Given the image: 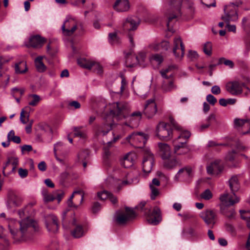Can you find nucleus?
I'll list each match as a JSON object with an SVG mask.
<instances>
[{"label":"nucleus","instance_id":"nucleus-1","mask_svg":"<svg viewBox=\"0 0 250 250\" xmlns=\"http://www.w3.org/2000/svg\"><path fill=\"white\" fill-rule=\"evenodd\" d=\"M8 229L12 237L16 241H27L32 239V231L39 230L37 222L26 217L20 222L14 219L6 220Z\"/></svg>","mask_w":250,"mask_h":250},{"label":"nucleus","instance_id":"nucleus-2","mask_svg":"<svg viewBox=\"0 0 250 250\" xmlns=\"http://www.w3.org/2000/svg\"><path fill=\"white\" fill-rule=\"evenodd\" d=\"M129 106L126 103L117 102L113 104V109L111 110V113L118 120L126 118H129V125L127 124L126 125L132 127H136L138 125L139 122L142 118V113L139 111H137L129 115Z\"/></svg>","mask_w":250,"mask_h":250},{"label":"nucleus","instance_id":"nucleus-3","mask_svg":"<svg viewBox=\"0 0 250 250\" xmlns=\"http://www.w3.org/2000/svg\"><path fill=\"white\" fill-rule=\"evenodd\" d=\"M229 184L232 194L225 193L220 197L221 202L226 206H231L239 202L238 198L234 193L240 188L237 176L235 175L232 176L229 181Z\"/></svg>","mask_w":250,"mask_h":250},{"label":"nucleus","instance_id":"nucleus-4","mask_svg":"<svg viewBox=\"0 0 250 250\" xmlns=\"http://www.w3.org/2000/svg\"><path fill=\"white\" fill-rule=\"evenodd\" d=\"M146 205V202H141L136 207V208L144 213L149 224L153 225H158L162 220L160 208L155 207L151 211L149 207H145Z\"/></svg>","mask_w":250,"mask_h":250},{"label":"nucleus","instance_id":"nucleus-5","mask_svg":"<svg viewBox=\"0 0 250 250\" xmlns=\"http://www.w3.org/2000/svg\"><path fill=\"white\" fill-rule=\"evenodd\" d=\"M190 136V133L188 131H183L177 139V144L175 143L174 152L178 155L188 153L189 149L186 146L188 139Z\"/></svg>","mask_w":250,"mask_h":250},{"label":"nucleus","instance_id":"nucleus-6","mask_svg":"<svg viewBox=\"0 0 250 250\" xmlns=\"http://www.w3.org/2000/svg\"><path fill=\"white\" fill-rule=\"evenodd\" d=\"M199 216L209 228L214 227L218 219L217 211L214 209H205L200 213Z\"/></svg>","mask_w":250,"mask_h":250},{"label":"nucleus","instance_id":"nucleus-7","mask_svg":"<svg viewBox=\"0 0 250 250\" xmlns=\"http://www.w3.org/2000/svg\"><path fill=\"white\" fill-rule=\"evenodd\" d=\"M136 216L135 211L132 208H125V211H117L115 216V220L119 225H124L128 221L133 219Z\"/></svg>","mask_w":250,"mask_h":250},{"label":"nucleus","instance_id":"nucleus-8","mask_svg":"<svg viewBox=\"0 0 250 250\" xmlns=\"http://www.w3.org/2000/svg\"><path fill=\"white\" fill-rule=\"evenodd\" d=\"M238 6L233 3H231L224 8L225 15L221 19L226 22L236 21L238 20L237 14Z\"/></svg>","mask_w":250,"mask_h":250},{"label":"nucleus","instance_id":"nucleus-9","mask_svg":"<svg viewBox=\"0 0 250 250\" xmlns=\"http://www.w3.org/2000/svg\"><path fill=\"white\" fill-rule=\"evenodd\" d=\"M77 22L75 19L67 17L62 26L61 29L64 35L71 36L77 28Z\"/></svg>","mask_w":250,"mask_h":250},{"label":"nucleus","instance_id":"nucleus-10","mask_svg":"<svg viewBox=\"0 0 250 250\" xmlns=\"http://www.w3.org/2000/svg\"><path fill=\"white\" fill-rule=\"evenodd\" d=\"M169 125L164 122H160L156 127V135L160 139H170L172 130L169 128Z\"/></svg>","mask_w":250,"mask_h":250},{"label":"nucleus","instance_id":"nucleus-11","mask_svg":"<svg viewBox=\"0 0 250 250\" xmlns=\"http://www.w3.org/2000/svg\"><path fill=\"white\" fill-rule=\"evenodd\" d=\"M173 53L175 58L181 60L185 54V46L180 37H176L173 40Z\"/></svg>","mask_w":250,"mask_h":250},{"label":"nucleus","instance_id":"nucleus-12","mask_svg":"<svg viewBox=\"0 0 250 250\" xmlns=\"http://www.w3.org/2000/svg\"><path fill=\"white\" fill-rule=\"evenodd\" d=\"M224 169L221 161L215 160L207 167V172L208 174L213 176H218Z\"/></svg>","mask_w":250,"mask_h":250},{"label":"nucleus","instance_id":"nucleus-13","mask_svg":"<svg viewBox=\"0 0 250 250\" xmlns=\"http://www.w3.org/2000/svg\"><path fill=\"white\" fill-rule=\"evenodd\" d=\"M192 175V168L190 167H186L180 168L173 177L175 182L181 181H188Z\"/></svg>","mask_w":250,"mask_h":250},{"label":"nucleus","instance_id":"nucleus-14","mask_svg":"<svg viewBox=\"0 0 250 250\" xmlns=\"http://www.w3.org/2000/svg\"><path fill=\"white\" fill-rule=\"evenodd\" d=\"M183 0H171L170 2V5L171 9L173 10V14L171 15L168 14L167 19L168 21L167 25V28H169L170 26V22L172 20L176 18L177 14H180L181 6L182 5Z\"/></svg>","mask_w":250,"mask_h":250},{"label":"nucleus","instance_id":"nucleus-15","mask_svg":"<svg viewBox=\"0 0 250 250\" xmlns=\"http://www.w3.org/2000/svg\"><path fill=\"white\" fill-rule=\"evenodd\" d=\"M45 223L47 230L51 233L56 232L59 228L58 219L54 214H48L45 217Z\"/></svg>","mask_w":250,"mask_h":250},{"label":"nucleus","instance_id":"nucleus-16","mask_svg":"<svg viewBox=\"0 0 250 250\" xmlns=\"http://www.w3.org/2000/svg\"><path fill=\"white\" fill-rule=\"evenodd\" d=\"M153 162V155L148 150H146L144 153V159L142 163L143 170L144 172L148 173L151 171Z\"/></svg>","mask_w":250,"mask_h":250},{"label":"nucleus","instance_id":"nucleus-17","mask_svg":"<svg viewBox=\"0 0 250 250\" xmlns=\"http://www.w3.org/2000/svg\"><path fill=\"white\" fill-rule=\"evenodd\" d=\"M227 91L233 96H238L243 92L242 85L238 81L228 82L226 85Z\"/></svg>","mask_w":250,"mask_h":250},{"label":"nucleus","instance_id":"nucleus-18","mask_svg":"<svg viewBox=\"0 0 250 250\" xmlns=\"http://www.w3.org/2000/svg\"><path fill=\"white\" fill-rule=\"evenodd\" d=\"M140 20L135 17H128L123 23V28L125 31L129 32L136 30L140 24Z\"/></svg>","mask_w":250,"mask_h":250},{"label":"nucleus","instance_id":"nucleus-19","mask_svg":"<svg viewBox=\"0 0 250 250\" xmlns=\"http://www.w3.org/2000/svg\"><path fill=\"white\" fill-rule=\"evenodd\" d=\"M157 111V104L154 99L146 101L144 109V113L147 118H152Z\"/></svg>","mask_w":250,"mask_h":250},{"label":"nucleus","instance_id":"nucleus-20","mask_svg":"<svg viewBox=\"0 0 250 250\" xmlns=\"http://www.w3.org/2000/svg\"><path fill=\"white\" fill-rule=\"evenodd\" d=\"M148 137L142 132H134L126 137V140L130 141L132 140L134 143H137L140 144L139 147L144 146L146 143Z\"/></svg>","mask_w":250,"mask_h":250},{"label":"nucleus","instance_id":"nucleus-21","mask_svg":"<svg viewBox=\"0 0 250 250\" xmlns=\"http://www.w3.org/2000/svg\"><path fill=\"white\" fill-rule=\"evenodd\" d=\"M19 164V160L18 157L15 155V152H13L10 155H8L7 157V161L5 166L3 167V174H5V169L7 168L10 165L12 166V168L10 173H13L15 171L17 166Z\"/></svg>","mask_w":250,"mask_h":250},{"label":"nucleus","instance_id":"nucleus-22","mask_svg":"<svg viewBox=\"0 0 250 250\" xmlns=\"http://www.w3.org/2000/svg\"><path fill=\"white\" fill-rule=\"evenodd\" d=\"M145 55L141 54L139 57L129 52L125 55V63L127 67H133L140 62L139 58L144 61Z\"/></svg>","mask_w":250,"mask_h":250},{"label":"nucleus","instance_id":"nucleus-23","mask_svg":"<svg viewBox=\"0 0 250 250\" xmlns=\"http://www.w3.org/2000/svg\"><path fill=\"white\" fill-rule=\"evenodd\" d=\"M163 167L167 170H171L181 166L180 162L174 157H167L163 159Z\"/></svg>","mask_w":250,"mask_h":250},{"label":"nucleus","instance_id":"nucleus-24","mask_svg":"<svg viewBox=\"0 0 250 250\" xmlns=\"http://www.w3.org/2000/svg\"><path fill=\"white\" fill-rule=\"evenodd\" d=\"M115 10L118 12H127L130 8L128 0H116L113 5Z\"/></svg>","mask_w":250,"mask_h":250},{"label":"nucleus","instance_id":"nucleus-25","mask_svg":"<svg viewBox=\"0 0 250 250\" xmlns=\"http://www.w3.org/2000/svg\"><path fill=\"white\" fill-rule=\"evenodd\" d=\"M164 79L161 85V88L164 92H168L177 89L173 78Z\"/></svg>","mask_w":250,"mask_h":250},{"label":"nucleus","instance_id":"nucleus-26","mask_svg":"<svg viewBox=\"0 0 250 250\" xmlns=\"http://www.w3.org/2000/svg\"><path fill=\"white\" fill-rule=\"evenodd\" d=\"M72 224L74 228L71 231L72 235L75 238H79L83 236L85 232L83 227L76 223V220L74 219L72 221Z\"/></svg>","mask_w":250,"mask_h":250},{"label":"nucleus","instance_id":"nucleus-27","mask_svg":"<svg viewBox=\"0 0 250 250\" xmlns=\"http://www.w3.org/2000/svg\"><path fill=\"white\" fill-rule=\"evenodd\" d=\"M150 48L154 51H167L170 48L168 41H163L161 42H154L150 45Z\"/></svg>","mask_w":250,"mask_h":250},{"label":"nucleus","instance_id":"nucleus-28","mask_svg":"<svg viewBox=\"0 0 250 250\" xmlns=\"http://www.w3.org/2000/svg\"><path fill=\"white\" fill-rule=\"evenodd\" d=\"M135 155L128 153L121 160V165L125 168H129L134 165Z\"/></svg>","mask_w":250,"mask_h":250},{"label":"nucleus","instance_id":"nucleus-29","mask_svg":"<svg viewBox=\"0 0 250 250\" xmlns=\"http://www.w3.org/2000/svg\"><path fill=\"white\" fill-rule=\"evenodd\" d=\"M176 64H171L165 68L162 69L160 73L163 78H173V72L177 69Z\"/></svg>","mask_w":250,"mask_h":250},{"label":"nucleus","instance_id":"nucleus-30","mask_svg":"<svg viewBox=\"0 0 250 250\" xmlns=\"http://www.w3.org/2000/svg\"><path fill=\"white\" fill-rule=\"evenodd\" d=\"M45 39L39 35L31 37L29 39L30 46L34 48H39L42 46L45 42Z\"/></svg>","mask_w":250,"mask_h":250},{"label":"nucleus","instance_id":"nucleus-31","mask_svg":"<svg viewBox=\"0 0 250 250\" xmlns=\"http://www.w3.org/2000/svg\"><path fill=\"white\" fill-rule=\"evenodd\" d=\"M158 146L161 152L162 159L167 158L170 156V149L169 146L165 143H159Z\"/></svg>","mask_w":250,"mask_h":250},{"label":"nucleus","instance_id":"nucleus-32","mask_svg":"<svg viewBox=\"0 0 250 250\" xmlns=\"http://www.w3.org/2000/svg\"><path fill=\"white\" fill-rule=\"evenodd\" d=\"M234 125L236 127L245 126L249 128L248 131L242 132V134L245 135L250 132V125L247 120L235 119Z\"/></svg>","mask_w":250,"mask_h":250},{"label":"nucleus","instance_id":"nucleus-33","mask_svg":"<svg viewBox=\"0 0 250 250\" xmlns=\"http://www.w3.org/2000/svg\"><path fill=\"white\" fill-rule=\"evenodd\" d=\"M43 57L39 56L35 60V65L37 70L39 72H43L46 69V67L42 62Z\"/></svg>","mask_w":250,"mask_h":250},{"label":"nucleus","instance_id":"nucleus-34","mask_svg":"<svg viewBox=\"0 0 250 250\" xmlns=\"http://www.w3.org/2000/svg\"><path fill=\"white\" fill-rule=\"evenodd\" d=\"M27 70L26 62L24 61L20 62L15 65V71L17 74H22Z\"/></svg>","mask_w":250,"mask_h":250},{"label":"nucleus","instance_id":"nucleus-35","mask_svg":"<svg viewBox=\"0 0 250 250\" xmlns=\"http://www.w3.org/2000/svg\"><path fill=\"white\" fill-rule=\"evenodd\" d=\"M78 64L81 67L88 69H92L93 61L86 59H79L77 60Z\"/></svg>","mask_w":250,"mask_h":250},{"label":"nucleus","instance_id":"nucleus-36","mask_svg":"<svg viewBox=\"0 0 250 250\" xmlns=\"http://www.w3.org/2000/svg\"><path fill=\"white\" fill-rule=\"evenodd\" d=\"M40 96L37 94H30L28 96V104L31 106L37 105L41 101Z\"/></svg>","mask_w":250,"mask_h":250},{"label":"nucleus","instance_id":"nucleus-37","mask_svg":"<svg viewBox=\"0 0 250 250\" xmlns=\"http://www.w3.org/2000/svg\"><path fill=\"white\" fill-rule=\"evenodd\" d=\"M222 213L229 219H234L235 217V212L233 208H224L221 210Z\"/></svg>","mask_w":250,"mask_h":250},{"label":"nucleus","instance_id":"nucleus-38","mask_svg":"<svg viewBox=\"0 0 250 250\" xmlns=\"http://www.w3.org/2000/svg\"><path fill=\"white\" fill-rule=\"evenodd\" d=\"M82 127H75L74 128V135L82 139H85L86 137V133L85 131L81 130Z\"/></svg>","mask_w":250,"mask_h":250},{"label":"nucleus","instance_id":"nucleus-39","mask_svg":"<svg viewBox=\"0 0 250 250\" xmlns=\"http://www.w3.org/2000/svg\"><path fill=\"white\" fill-rule=\"evenodd\" d=\"M43 201L45 203L52 202L55 199L54 192L48 194L46 191H43L42 192Z\"/></svg>","mask_w":250,"mask_h":250},{"label":"nucleus","instance_id":"nucleus-40","mask_svg":"<svg viewBox=\"0 0 250 250\" xmlns=\"http://www.w3.org/2000/svg\"><path fill=\"white\" fill-rule=\"evenodd\" d=\"M215 119V116L214 114L209 115L206 119V124H202L199 128L200 131H203L205 129L208 128L210 125V121Z\"/></svg>","mask_w":250,"mask_h":250},{"label":"nucleus","instance_id":"nucleus-41","mask_svg":"<svg viewBox=\"0 0 250 250\" xmlns=\"http://www.w3.org/2000/svg\"><path fill=\"white\" fill-rule=\"evenodd\" d=\"M112 128L111 123L104 124L101 128L99 129L98 133H102L103 135L107 134Z\"/></svg>","mask_w":250,"mask_h":250},{"label":"nucleus","instance_id":"nucleus-42","mask_svg":"<svg viewBox=\"0 0 250 250\" xmlns=\"http://www.w3.org/2000/svg\"><path fill=\"white\" fill-rule=\"evenodd\" d=\"M149 60L151 62L155 61L158 64H160L163 61V57L160 54H156L151 55L149 58Z\"/></svg>","mask_w":250,"mask_h":250},{"label":"nucleus","instance_id":"nucleus-43","mask_svg":"<svg viewBox=\"0 0 250 250\" xmlns=\"http://www.w3.org/2000/svg\"><path fill=\"white\" fill-rule=\"evenodd\" d=\"M202 199L205 200H209L212 198L213 195L209 189H206L200 195Z\"/></svg>","mask_w":250,"mask_h":250},{"label":"nucleus","instance_id":"nucleus-44","mask_svg":"<svg viewBox=\"0 0 250 250\" xmlns=\"http://www.w3.org/2000/svg\"><path fill=\"white\" fill-rule=\"evenodd\" d=\"M224 63L225 65L228 66L229 68H232L234 66L233 62L229 60H226L224 58H220L218 61V64Z\"/></svg>","mask_w":250,"mask_h":250},{"label":"nucleus","instance_id":"nucleus-45","mask_svg":"<svg viewBox=\"0 0 250 250\" xmlns=\"http://www.w3.org/2000/svg\"><path fill=\"white\" fill-rule=\"evenodd\" d=\"M108 40L112 44L117 43L119 42V38L116 33H109L108 35Z\"/></svg>","mask_w":250,"mask_h":250},{"label":"nucleus","instance_id":"nucleus-46","mask_svg":"<svg viewBox=\"0 0 250 250\" xmlns=\"http://www.w3.org/2000/svg\"><path fill=\"white\" fill-rule=\"evenodd\" d=\"M169 121L170 122L169 128L171 129H175L178 130H181V127L178 125L175 120L171 117L169 118Z\"/></svg>","mask_w":250,"mask_h":250},{"label":"nucleus","instance_id":"nucleus-47","mask_svg":"<svg viewBox=\"0 0 250 250\" xmlns=\"http://www.w3.org/2000/svg\"><path fill=\"white\" fill-rule=\"evenodd\" d=\"M89 150H84L78 154V157L79 161L83 162L85 161L89 156Z\"/></svg>","mask_w":250,"mask_h":250},{"label":"nucleus","instance_id":"nucleus-48","mask_svg":"<svg viewBox=\"0 0 250 250\" xmlns=\"http://www.w3.org/2000/svg\"><path fill=\"white\" fill-rule=\"evenodd\" d=\"M225 228L226 230L231 234L235 235L236 234L235 228L232 224L229 223H226L225 224Z\"/></svg>","mask_w":250,"mask_h":250},{"label":"nucleus","instance_id":"nucleus-49","mask_svg":"<svg viewBox=\"0 0 250 250\" xmlns=\"http://www.w3.org/2000/svg\"><path fill=\"white\" fill-rule=\"evenodd\" d=\"M203 51L206 54L210 56L212 53L211 43L210 42H206L204 45Z\"/></svg>","mask_w":250,"mask_h":250},{"label":"nucleus","instance_id":"nucleus-50","mask_svg":"<svg viewBox=\"0 0 250 250\" xmlns=\"http://www.w3.org/2000/svg\"><path fill=\"white\" fill-rule=\"evenodd\" d=\"M241 218L247 222L250 221V210H240Z\"/></svg>","mask_w":250,"mask_h":250},{"label":"nucleus","instance_id":"nucleus-51","mask_svg":"<svg viewBox=\"0 0 250 250\" xmlns=\"http://www.w3.org/2000/svg\"><path fill=\"white\" fill-rule=\"evenodd\" d=\"M55 199H57L58 203L59 204L63 197L64 193L62 190H57L54 191Z\"/></svg>","mask_w":250,"mask_h":250},{"label":"nucleus","instance_id":"nucleus-52","mask_svg":"<svg viewBox=\"0 0 250 250\" xmlns=\"http://www.w3.org/2000/svg\"><path fill=\"white\" fill-rule=\"evenodd\" d=\"M94 71L98 74H102L103 72V67L99 63L93 61V65L92 68Z\"/></svg>","mask_w":250,"mask_h":250},{"label":"nucleus","instance_id":"nucleus-53","mask_svg":"<svg viewBox=\"0 0 250 250\" xmlns=\"http://www.w3.org/2000/svg\"><path fill=\"white\" fill-rule=\"evenodd\" d=\"M149 187L151 191V199L154 200L159 194V191L157 188H155L152 185H149Z\"/></svg>","mask_w":250,"mask_h":250},{"label":"nucleus","instance_id":"nucleus-54","mask_svg":"<svg viewBox=\"0 0 250 250\" xmlns=\"http://www.w3.org/2000/svg\"><path fill=\"white\" fill-rule=\"evenodd\" d=\"M236 153V151L234 150L229 151L226 156V160L230 162L233 161L234 160Z\"/></svg>","mask_w":250,"mask_h":250},{"label":"nucleus","instance_id":"nucleus-55","mask_svg":"<svg viewBox=\"0 0 250 250\" xmlns=\"http://www.w3.org/2000/svg\"><path fill=\"white\" fill-rule=\"evenodd\" d=\"M110 194V192L104 190L102 192H100L98 193V197L99 199L102 200H105L106 199H108L109 195Z\"/></svg>","mask_w":250,"mask_h":250},{"label":"nucleus","instance_id":"nucleus-56","mask_svg":"<svg viewBox=\"0 0 250 250\" xmlns=\"http://www.w3.org/2000/svg\"><path fill=\"white\" fill-rule=\"evenodd\" d=\"M206 100L210 104L214 105L217 103V99L211 94H208L207 96Z\"/></svg>","mask_w":250,"mask_h":250},{"label":"nucleus","instance_id":"nucleus-57","mask_svg":"<svg viewBox=\"0 0 250 250\" xmlns=\"http://www.w3.org/2000/svg\"><path fill=\"white\" fill-rule=\"evenodd\" d=\"M19 174L21 178H25L28 175V171L26 169L20 168L19 169Z\"/></svg>","mask_w":250,"mask_h":250},{"label":"nucleus","instance_id":"nucleus-58","mask_svg":"<svg viewBox=\"0 0 250 250\" xmlns=\"http://www.w3.org/2000/svg\"><path fill=\"white\" fill-rule=\"evenodd\" d=\"M22 153L25 152H30L32 150V146L31 145H24L21 147Z\"/></svg>","mask_w":250,"mask_h":250},{"label":"nucleus","instance_id":"nucleus-59","mask_svg":"<svg viewBox=\"0 0 250 250\" xmlns=\"http://www.w3.org/2000/svg\"><path fill=\"white\" fill-rule=\"evenodd\" d=\"M211 91L213 94L218 95L221 93V89L218 85H214L212 87Z\"/></svg>","mask_w":250,"mask_h":250},{"label":"nucleus","instance_id":"nucleus-60","mask_svg":"<svg viewBox=\"0 0 250 250\" xmlns=\"http://www.w3.org/2000/svg\"><path fill=\"white\" fill-rule=\"evenodd\" d=\"M188 56L189 59H190L191 60H193V59H195L197 58L198 54L196 52L192 51V50H190L188 52Z\"/></svg>","mask_w":250,"mask_h":250},{"label":"nucleus","instance_id":"nucleus-61","mask_svg":"<svg viewBox=\"0 0 250 250\" xmlns=\"http://www.w3.org/2000/svg\"><path fill=\"white\" fill-rule=\"evenodd\" d=\"M46 165L44 161L41 162L38 166L39 169L42 171H44L46 169Z\"/></svg>","mask_w":250,"mask_h":250},{"label":"nucleus","instance_id":"nucleus-62","mask_svg":"<svg viewBox=\"0 0 250 250\" xmlns=\"http://www.w3.org/2000/svg\"><path fill=\"white\" fill-rule=\"evenodd\" d=\"M69 105L74 107L75 109H78L81 107V104L76 101H73L69 103Z\"/></svg>","mask_w":250,"mask_h":250},{"label":"nucleus","instance_id":"nucleus-63","mask_svg":"<svg viewBox=\"0 0 250 250\" xmlns=\"http://www.w3.org/2000/svg\"><path fill=\"white\" fill-rule=\"evenodd\" d=\"M101 208L100 204L98 202H95L92 206V211L94 213H96L100 210Z\"/></svg>","mask_w":250,"mask_h":250},{"label":"nucleus","instance_id":"nucleus-64","mask_svg":"<svg viewBox=\"0 0 250 250\" xmlns=\"http://www.w3.org/2000/svg\"><path fill=\"white\" fill-rule=\"evenodd\" d=\"M186 232L190 235L191 236H195L196 235V232L195 229L192 227H189L186 230Z\"/></svg>","mask_w":250,"mask_h":250}]
</instances>
